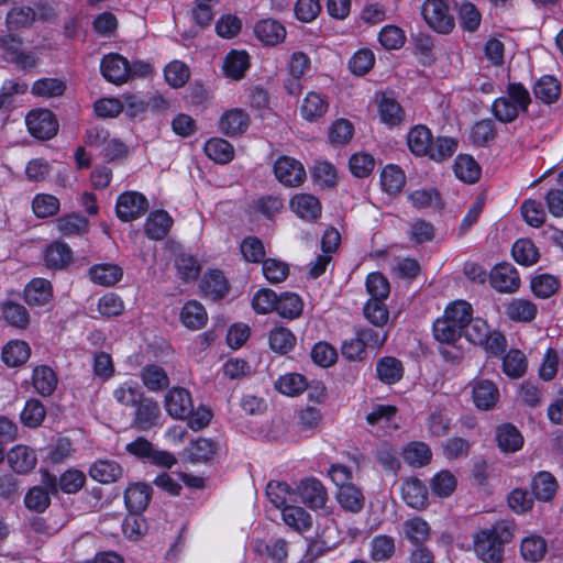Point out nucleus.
<instances>
[{
    "mask_svg": "<svg viewBox=\"0 0 563 563\" xmlns=\"http://www.w3.org/2000/svg\"><path fill=\"white\" fill-rule=\"evenodd\" d=\"M512 538V526L507 521H498L473 536V549L483 562L499 563L504 555V544L510 542Z\"/></svg>",
    "mask_w": 563,
    "mask_h": 563,
    "instance_id": "nucleus-1",
    "label": "nucleus"
},
{
    "mask_svg": "<svg viewBox=\"0 0 563 563\" xmlns=\"http://www.w3.org/2000/svg\"><path fill=\"white\" fill-rule=\"evenodd\" d=\"M532 102L529 90L521 82H508L503 95L492 103V113L501 123H511L527 113Z\"/></svg>",
    "mask_w": 563,
    "mask_h": 563,
    "instance_id": "nucleus-2",
    "label": "nucleus"
},
{
    "mask_svg": "<svg viewBox=\"0 0 563 563\" xmlns=\"http://www.w3.org/2000/svg\"><path fill=\"white\" fill-rule=\"evenodd\" d=\"M463 332L468 342L481 346L489 356H499L507 347V339L504 333L492 329L482 318H473Z\"/></svg>",
    "mask_w": 563,
    "mask_h": 563,
    "instance_id": "nucleus-3",
    "label": "nucleus"
},
{
    "mask_svg": "<svg viewBox=\"0 0 563 563\" xmlns=\"http://www.w3.org/2000/svg\"><path fill=\"white\" fill-rule=\"evenodd\" d=\"M421 13L427 24L438 33L448 34L454 27V18L444 0H426Z\"/></svg>",
    "mask_w": 563,
    "mask_h": 563,
    "instance_id": "nucleus-4",
    "label": "nucleus"
},
{
    "mask_svg": "<svg viewBox=\"0 0 563 563\" xmlns=\"http://www.w3.org/2000/svg\"><path fill=\"white\" fill-rule=\"evenodd\" d=\"M148 209L147 198L139 191L122 192L115 203V214L123 222L143 217Z\"/></svg>",
    "mask_w": 563,
    "mask_h": 563,
    "instance_id": "nucleus-5",
    "label": "nucleus"
},
{
    "mask_svg": "<svg viewBox=\"0 0 563 563\" xmlns=\"http://www.w3.org/2000/svg\"><path fill=\"white\" fill-rule=\"evenodd\" d=\"M29 132L37 139L48 140L53 137L58 130V123L54 114L47 109H35L27 113L25 118Z\"/></svg>",
    "mask_w": 563,
    "mask_h": 563,
    "instance_id": "nucleus-6",
    "label": "nucleus"
},
{
    "mask_svg": "<svg viewBox=\"0 0 563 563\" xmlns=\"http://www.w3.org/2000/svg\"><path fill=\"white\" fill-rule=\"evenodd\" d=\"M274 175L287 187H298L306 179L303 165L289 156H280L274 164Z\"/></svg>",
    "mask_w": 563,
    "mask_h": 563,
    "instance_id": "nucleus-7",
    "label": "nucleus"
},
{
    "mask_svg": "<svg viewBox=\"0 0 563 563\" xmlns=\"http://www.w3.org/2000/svg\"><path fill=\"white\" fill-rule=\"evenodd\" d=\"M472 400L477 409H493L500 397L498 386L495 382L486 378H475L470 384Z\"/></svg>",
    "mask_w": 563,
    "mask_h": 563,
    "instance_id": "nucleus-8",
    "label": "nucleus"
},
{
    "mask_svg": "<svg viewBox=\"0 0 563 563\" xmlns=\"http://www.w3.org/2000/svg\"><path fill=\"white\" fill-rule=\"evenodd\" d=\"M167 413L179 420H185L192 410L190 393L185 388L175 387L168 390L164 400Z\"/></svg>",
    "mask_w": 563,
    "mask_h": 563,
    "instance_id": "nucleus-9",
    "label": "nucleus"
},
{
    "mask_svg": "<svg viewBox=\"0 0 563 563\" xmlns=\"http://www.w3.org/2000/svg\"><path fill=\"white\" fill-rule=\"evenodd\" d=\"M102 76L114 85H121L130 78V64L123 56L111 53L106 55L100 64Z\"/></svg>",
    "mask_w": 563,
    "mask_h": 563,
    "instance_id": "nucleus-10",
    "label": "nucleus"
},
{
    "mask_svg": "<svg viewBox=\"0 0 563 563\" xmlns=\"http://www.w3.org/2000/svg\"><path fill=\"white\" fill-rule=\"evenodd\" d=\"M489 282L499 292H515L520 286V277L517 269L508 263L496 265L490 274Z\"/></svg>",
    "mask_w": 563,
    "mask_h": 563,
    "instance_id": "nucleus-11",
    "label": "nucleus"
},
{
    "mask_svg": "<svg viewBox=\"0 0 563 563\" xmlns=\"http://www.w3.org/2000/svg\"><path fill=\"white\" fill-rule=\"evenodd\" d=\"M290 210L300 219L313 221L321 216L322 207L319 199L307 192L296 194L289 200Z\"/></svg>",
    "mask_w": 563,
    "mask_h": 563,
    "instance_id": "nucleus-12",
    "label": "nucleus"
},
{
    "mask_svg": "<svg viewBox=\"0 0 563 563\" xmlns=\"http://www.w3.org/2000/svg\"><path fill=\"white\" fill-rule=\"evenodd\" d=\"M505 316L517 323L532 322L538 314L537 305L528 298H511L504 305Z\"/></svg>",
    "mask_w": 563,
    "mask_h": 563,
    "instance_id": "nucleus-13",
    "label": "nucleus"
},
{
    "mask_svg": "<svg viewBox=\"0 0 563 563\" xmlns=\"http://www.w3.org/2000/svg\"><path fill=\"white\" fill-rule=\"evenodd\" d=\"M250 125L249 114L239 108L223 112L219 120V130L227 136H238L246 132Z\"/></svg>",
    "mask_w": 563,
    "mask_h": 563,
    "instance_id": "nucleus-14",
    "label": "nucleus"
},
{
    "mask_svg": "<svg viewBox=\"0 0 563 563\" xmlns=\"http://www.w3.org/2000/svg\"><path fill=\"white\" fill-rule=\"evenodd\" d=\"M7 461L15 473L25 474L36 466L37 457L33 449L16 444L7 453Z\"/></svg>",
    "mask_w": 563,
    "mask_h": 563,
    "instance_id": "nucleus-15",
    "label": "nucleus"
},
{
    "mask_svg": "<svg viewBox=\"0 0 563 563\" xmlns=\"http://www.w3.org/2000/svg\"><path fill=\"white\" fill-rule=\"evenodd\" d=\"M401 497L404 501L411 508L421 510L428 505V490L423 483L416 478L410 477L404 481L401 487Z\"/></svg>",
    "mask_w": 563,
    "mask_h": 563,
    "instance_id": "nucleus-16",
    "label": "nucleus"
},
{
    "mask_svg": "<svg viewBox=\"0 0 563 563\" xmlns=\"http://www.w3.org/2000/svg\"><path fill=\"white\" fill-rule=\"evenodd\" d=\"M159 418L161 409L155 400L144 398L137 404L134 424L139 430L146 431L157 426Z\"/></svg>",
    "mask_w": 563,
    "mask_h": 563,
    "instance_id": "nucleus-17",
    "label": "nucleus"
},
{
    "mask_svg": "<svg viewBox=\"0 0 563 563\" xmlns=\"http://www.w3.org/2000/svg\"><path fill=\"white\" fill-rule=\"evenodd\" d=\"M24 299L30 306H45L53 299V287L47 279L33 278L24 288Z\"/></svg>",
    "mask_w": 563,
    "mask_h": 563,
    "instance_id": "nucleus-18",
    "label": "nucleus"
},
{
    "mask_svg": "<svg viewBox=\"0 0 563 563\" xmlns=\"http://www.w3.org/2000/svg\"><path fill=\"white\" fill-rule=\"evenodd\" d=\"M302 501L312 509H320L325 506L328 494L322 483L316 478L302 481L299 486Z\"/></svg>",
    "mask_w": 563,
    "mask_h": 563,
    "instance_id": "nucleus-19",
    "label": "nucleus"
},
{
    "mask_svg": "<svg viewBox=\"0 0 563 563\" xmlns=\"http://www.w3.org/2000/svg\"><path fill=\"white\" fill-rule=\"evenodd\" d=\"M173 225L172 217L164 210H156L148 214L144 223V232L151 240H163Z\"/></svg>",
    "mask_w": 563,
    "mask_h": 563,
    "instance_id": "nucleus-20",
    "label": "nucleus"
},
{
    "mask_svg": "<svg viewBox=\"0 0 563 563\" xmlns=\"http://www.w3.org/2000/svg\"><path fill=\"white\" fill-rule=\"evenodd\" d=\"M328 109V98L320 92L310 91L301 102L300 114L305 120L313 122L322 118Z\"/></svg>",
    "mask_w": 563,
    "mask_h": 563,
    "instance_id": "nucleus-21",
    "label": "nucleus"
},
{
    "mask_svg": "<svg viewBox=\"0 0 563 563\" xmlns=\"http://www.w3.org/2000/svg\"><path fill=\"white\" fill-rule=\"evenodd\" d=\"M88 139L92 145L102 144V154L109 161L122 158L126 154V146L115 139L108 140V133L104 130L96 129V135H93V131H90Z\"/></svg>",
    "mask_w": 563,
    "mask_h": 563,
    "instance_id": "nucleus-22",
    "label": "nucleus"
},
{
    "mask_svg": "<svg viewBox=\"0 0 563 563\" xmlns=\"http://www.w3.org/2000/svg\"><path fill=\"white\" fill-rule=\"evenodd\" d=\"M152 488L142 483L128 486L124 492V501L131 512L139 514L146 509L151 500Z\"/></svg>",
    "mask_w": 563,
    "mask_h": 563,
    "instance_id": "nucleus-23",
    "label": "nucleus"
},
{
    "mask_svg": "<svg viewBox=\"0 0 563 563\" xmlns=\"http://www.w3.org/2000/svg\"><path fill=\"white\" fill-rule=\"evenodd\" d=\"M90 477L102 484L114 483L123 475V470L113 460H98L89 468Z\"/></svg>",
    "mask_w": 563,
    "mask_h": 563,
    "instance_id": "nucleus-24",
    "label": "nucleus"
},
{
    "mask_svg": "<svg viewBox=\"0 0 563 563\" xmlns=\"http://www.w3.org/2000/svg\"><path fill=\"white\" fill-rule=\"evenodd\" d=\"M558 482L555 477L547 471L538 472L531 482V489L534 497L540 501H550L558 492Z\"/></svg>",
    "mask_w": 563,
    "mask_h": 563,
    "instance_id": "nucleus-25",
    "label": "nucleus"
},
{
    "mask_svg": "<svg viewBox=\"0 0 563 563\" xmlns=\"http://www.w3.org/2000/svg\"><path fill=\"white\" fill-rule=\"evenodd\" d=\"M180 321L189 330H199L207 324L208 313L199 301L189 300L181 308Z\"/></svg>",
    "mask_w": 563,
    "mask_h": 563,
    "instance_id": "nucleus-26",
    "label": "nucleus"
},
{
    "mask_svg": "<svg viewBox=\"0 0 563 563\" xmlns=\"http://www.w3.org/2000/svg\"><path fill=\"white\" fill-rule=\"evenodd\" d=\"M432 133L424 125H416L407 134V145L416 156H427L432 142Z\"/></svg>",
    "mask_w": 563,
    "mask_h": 563,
    "instance_id": "nucleus-27",
    "label": "nucleus"
},
{
    "mask_svg": "<svg viewBox=\"0 0 563 563\" xmlns=\"http://www.w3.org/2000/svg\"><path fill=\"white\" fill-rule=\"evenodd\" d=\"M266 496L274 507L282 511L296 501V493L288 484L282 482H269L266 487Z\"/></svg>",
    "mask_w": 563,
    "mask_h": 563,
    "instance_id": "nucleus-28",
    "label": "nucleus"
},
{
    "mask_svg": "<svg viewBox=\"0 0 563 563\" xmlns=\"http://www.w3.org/2000/svg\"><path fill=\"white\" fill-rule=\"evenodd\" d=\"M406 184L404 170L394 164L385 166L380 173L382 189L389 196L398 195Z\"/></svg>",
    "mask_w": 563,
    "mask_h": 563,
    "instance_id": "nucleus-29",
    "label": "nucleus"
},
{
    "mask_svg": "<svg viewBox=\"0 0 563 563\" xmlns=\"http://www.w3.org/2000/svg\"><path fill=\"white\" fill-rule=\"evenodd\" d=\"M255 34L261 42L267 45H276L284 41L286 29L278 21L266 19L256 24Z\"/></svg>",
    "mask_w": 563,
    "mask_h": 563,
    "instance_id": "nucleus-30",
    "label": "nucleus"
},
{
    "mask_svg": "<svg viewBox=\"0 0 563 563\" xmlns=\"http://www.w3.org/2000/svg\"><path fill=\"white\" fill-rule=\"evenodd\" d=\"M501 368L506 376L511 379L522 377L528 368L526 355L518 349L509 350L501 358Z\"/></svg>",
    "mask_w": 563,
    "mask_h": 563,
    "instance_id": "nucleus-31",
    "label": "nucleus"
},
{
    "mask_svg": "<svg viewBox=\"0 0 563 563\" xmlns=\"http://www.w3.org/2000/svg\"><path fill=\"white\" fill-rule=\"evenodd\" d=\"M533 93L541 102L552 104L561 96V85L553 76H542L533 85Z\"/></svg>",
    "mask_w": 563,
    "mask_h": 563,
    "instance_id": "nucleus-32",
    "label": "nucleus"
},
{
    "mask_svg": "<svg viewBox=\"0 0 563 563\" xmlns=\"http://www.w3.org/2000/svg\"><path fill=\"white\" fill-rule=\"evenodd\" d=\"M250 67L249 54L245 51H231L223 60L227 77L239 80Z\"/></svg>",
    "mask_w": 563,
    "mask_h": 563,
    "instance_id": "nucleus-33",
    "label": "nucleus"
},
{
    "mask_svg": "<svg viewBox=\"0 0 563 563\" xmlns=\"http://www.w3.org/2000/svg\"><path fill=\"white\" fill-rule=\"evenodd\" d=\"M200 289L206 297L218 300L228 292V283L222 272L211 271L202 278Z\"/></svg>",
    "mask_w": 563,
    "mask_h": 563,
    "instance_id": "nucleus-34",
    "label": "nucleus"
},
{
    "mask_svg": "<svg viewBox=\"0 0 563 563\" xmlns=\"http://www.w3.org/2000/svg\"><path fill=\"white\" fill-rule=\"evenodd\" d=\"M498 448L505 453H512L522 448L523 438L512 424H501L496 430Z\"/></svg>",
    "mask_w": 563,
    "mask_h": 563,
    "instance_id": "nucleus-35",
    "label": "nucleus"
},
{
    "mask_svg": "<svg viewBox=\"0 0 563 563\" xmlns=\"http://www.w3.org/2000/svg\"><path fill=\"white\" fill-rule=\"evenodd\" d=\"M379 119L383 123L394 126L404 118L400 104L389 95L383 93L377 102Z\"/></svg>",
    "mask_w": 563,
    "mask_h": 563,
    "instance_id": "nucleus-36",
    "label": "nucleus"
},
{
    "mask_svg": "<svg viewBox=\"0 0 563 563\" xmlns=\"http://www.w3.org/2000/svg\"><path fill=\"white\" fill-rule=\"evenodd\" d=\"M73 261V251L64 242H54L45 251V264L49 268L63 269Z\"/></svg>",
    "mask_w": 563,
    "mask_h": 563,
    "instance_id": "nucleus-37",
    "label": "nucleus"
},
{
    "mask_svg": "<svg viewBox=\"0 0 563 563\" xmlns=\"http://www.w3.org/2000/svg\"><path fill=\"white\" fill-rule=\"evenodd\" d=\"M376 373L379 380L387 385H394L402 378L404 366L396 357L386 356L377 362Z\"/></svg>",
    "mask_w": 563,
    "mask_h": 563,
    "instance_id": "nucleus-38",
    "label": "nucleus"
},
{
    "mask_svg": "<svg viewBox=\"0 0 563 563\" xmlns=\"http://www.w3.org/2000/svg\"><path fill=\"white\" fill-rule=\"evenodd\" d=\"M143 385L151 391H159L168 387L169 378L165 369L156 364L144 366L140 371Z\"/></svg>",
    "mask_w": 563,
    "mask_h": 563,
    "instance_id": "nucleus-39",
    "label": "nucleus"
},
{
    "mask_svg": "<svg viewBox=\"0 0 563 563\" xmlns=\"http://www.w3.org/2000/svg\"><path fill=\"white\" fill-rule=\"evenodd\" d=\"M303 310L302 299L295 292H283L277 296L276 312L285 319L294 320L300 317Z\"/></svg>",
    "mask_w": 563,
    "mask_h": 563,
    "instance_id": "nucleus-40",
    "label": "nucleus"
},
{
    "mask_svg": "<svg viewBox=\"0 0 563 563\" xmlns=\"http://www.w3.org/2000/svg\"><path fill=\"white\" fill-rule=\"evenodd\" d=\"M112 395L119 405L125 407L136 406L143 399V391L140 385L132 379L121 383L114 388Z\"/></svg>",
    "mask_w": 563,
    "mask_h": 563,
    "instance_id": "nucleus-41",
    "label": "nucleus"
},
{
    "mask_svg": "<svg viewBox=\"0 0 563 563\" xmlns=\"http://www.w3.org/2000/svg\"><path fill=\"white\" fill-rule=\"evenodd\" d=\"M122 268L115 264H98L90 268V279L101 286H112L122 278Z\"/></svg>",
    "mask_w": 563,
    "mask_h": 563,
    "instance_id": "nucleus-42",
    "label": "nucleus"
},
{
    "mask_svg": "<svg viewBox=\"0 0 563 563\" xmlns=\"http://www.w3.org/2000/svg\"><path fill=\"white\" fill-rule=\"evenodd\" d=\"M453 170L455 176L467 184H474L479 179L481 167L470 155H459L455 158Z\"/></svg>",
    "mask_w": 563,
    "mask_h": 563,
    "instance_id": "nucleus-43",
    "label": "nucleus"
},
{
    "mask_svg": "<svg viewBox=\"0 0 563 563\" xmlns=\"http://www.w3.org/2000/svg\"><path fill=\"white\" fill-rule=\"evenodd\" d=\"M207 156L218 164H227L234 157L233 146L221 137H212L205 144Z\"/></svg>",
    "mask_w": 563,
    "mask_h": 563,
    "instance_id": "nucleus-44",
    "label": "nucleus"
},
{
    "mask_svg": "<svg viewBox=\"0 0 563 563\" xmlns=\"http://www.w3.org/2000/svg\"><path fill=\"white\" fill-rule=\"evenodd\" d=\"M31 354L29 344L24 341L13 340L4 345L2 350L3 362L11 367L24 364Z\"/></svg>",
    "mask_w": 563,
    "mask_h": 563,
    "instance_id": "nucleus-45",
    "label": "nucleus"
},
{
    "mask_svg": "<svg viewBox=\"0 0 563 563\" xmlns=\"http://www.w3.org/2000/svg\"><path fill=\"white\" fill-rule=\"evenodd\" d=\"M275 388L283 395L296 397L307 388V379L298 373H287L275 382Z\"/></svg>",
    "mask_w": 563,
    "mask_h": 563,
    "instance_id": "nucleus-46",
    "label": "nucleus"
},
{
    "mask_svg": "<svg viewBox=\"0 0 563 563\" xmlns=\"http://www.w3.org/2000/svg\"><path fill=\"white\" fill-rule=\"evenodd\" d=\"M336 499L342 508L351 512L361 511L365 501L363 493L354 484L338 489Z\"/></svg>",
    "mask_w": 563,
    "mask_h": 563,
    "instance_id": "nucleus-47",
    "label": "nucleus"
},
{
    "mask_svg": "<svg viewBox=\"0 0 563 563\" xmlns=\"http://www.w3.org/2000/svg\"><path fill=\"white\" fill-rule=\"evenodd\" d=\"M66 90V84L59 78H40L31 87V92L40 98H55L62 96Z\"/></svg>",
    "mask_w": 563,
    "mask_h": 563,
    "instance_id": "nucleus-48",
    "label": "nucleus"
},
{
    "mask_svg": "<svg viewBox=\"0 0 563 563\" xmlns=\"http://www.w3.org/2000/svg\"><path fill=\"white\" fill-rule=\"evenodd\" d=\"M284 522L296 531H307L312 526L311 516L301 507L288 506L282 511Z\"/></svg>",
    "mask_w": 563,
    "mask_h": 563,
    "instance_id": "nucleus-49",
    "label": "nucleus"
},
{
    "mask_svg": "<svg viewBox=\"0 0 563 563\" xmlns=\"http://www.w3.org/2000/svg\"><path fill=\"white\" fill-rule=\"evenodd\" d=\"M521 555L526 561L538 562L547 553V542L538 534H530L521 541Z\"/></svg>",
    "mask_w": 563,
    "mask_h": 563,
    "instance_id": "nucleus-50",
    "label": "nucleus"
},
{
    "mask_svg": "<svg viewBox=\"0 0 563 563\" xmlns=\"http://www.w3.org/2000/svg\"><path fill=\"white\" fill-rule=\"evenodd\" d=\"M33 386L42 396H49L57 386V377L48 366H38L33 372Z\"/></svg>",
    "mask_w": 563,
    "mask_h": 563,
    "instance_id": "nucleus-51",
    "label": "nucleus"
},
{
    "mask_svg": "<svg viewBox=\"0 0 563 563\" xmlns=\"http://www.w3.org/2000/svg\"><path fill=\"white\" fill-rule=\"evenodd\" d=\"M269 346L278 354H287L296 344V336L294 333L284 327L274 328L269 332Z\"/></svg>",
    "mask_w": 563,
    "mask_h": 563,
    "instance_id": "nucleus-52",
    "label": "nucleus"
},
{
    "mask_svg": "<svg viewBox=\"0 0 563 563\" xmlns=\"http://www.w3.org/2000/svg\"><path fill=\"white\" fill-rule=\"evenodd\" d=\"M512 256L517 263L531 266L538 262L540 254L531 240L520 239L512 245Z\"/></svg>",
    "mask_w": 563,
    "mask_h": 563,
    "instance_id": "nucleus-53",
    "label": "nucleus"
},
{
    "mask_svg": "<svg viewBox=\"0 0 563 563\" xmlns=\"http://www.w3.org/2000/svg\"><path fill=\"white\" fill-rule=\"evenodd\" d=\"M432 453L429 446L422 442H411L404 448L402 457L405 462L415 467L428 464Z\"/></svg>",
    "mask_w": 563,
    "mask_h": 563,
    "instance_id": "nucleus-54",
    "label": "nucleus"
},
{
    "mask_svg": "<svg viewBox=\"0 0 563 563\" xmlns=\"http://www.w3.org/2000/svg\"><path fill=\"white\" fill-rule=\"evenodd\" d=\"M408 199L417 209H440L442 207L440 194L434 188H421L413 190L409 194Z\"/></svg>",
    "mask_w": 563,
    "mask_h": 563,
    "instance_id": "nucleus-55",
    "label": "nucleus"
},
{
    "mask_svg": "<svg viewBox=\"0 0 563 563\" xmlns=\"http://www.w3.org/2000/svg\"><path fill=\"white\" fill-rule=\"evenodd\" d=\"M461 333L462 329L457 327V323H454L444 314L433 323L434 338L441 343H454L461 336Z\"/></svg>",
    "mask_w": 563,
    "mask_h": 563,
    "instance_id": "nucleus-56",
    "label": "nucleus"
},
{
    "mask_svg": "<svg viewBox=\"0 0 563 563\" xmlns=\"http://www.w3.org/2000/svg\"><path fill=\"white\" fill-rule=\"evenodd\" d=\"M2 317L10 325L25 329L30 323V314L21 303L8 301L2 305Z\"/></svg>",
    "mask_w": 563,
    "mask_h": 563,
    "instance_id": "nucleus-57",
    "label": "nucleus"
},
{
    "mask_svg": "<svg viewBox=\"0 0 563 563\" xmlns=\"http://www.w3.org/2000/svg\"><path fill=\"white\" fill-rule=\"evenodd\" d=\"M457 150V142L453 137L439 136L432 139L428 157L435 162H443L450 158Z\"/></svg>",
    "mask_w": 563,
    "mask_h": 563,
    "instance_id": "nucleus-58",
    "label": "nucleus"
},
{
    "mask_svg": "<svg viewBox=\"0 0 563 563\" xmlns=\"http://www.w3.org/2000/svg\"><path fill=\"white\" fill-rule=\"evenodd\" d=\"M560 287L559 279L550 274H541L531 278L530 288L532 292L542 299L553 296Z\"/></svg>",
    "mask_w": 563,
    "mask_h": 563,
    "instance_id": "nucleus-59",
    "label": "nucleus"
},
{
    "mask_svg": "<svg viewBox=\"0 0 563 563\" xmlns=\"http://www.w3.org/2000/svg\"><path fill=\"white\" fill-rule=\"evenodd\" d=\"M457 485V479L450 471L443 470L437 473L431 479V490L441 498L451 496Z\"/></svg>",
    "mask_w": 563,
    "mask_h": 563,
    "instance_id": "nucleus-60",
    "label": "nucleus"
},
{
    "mask_svg": "<svg viewBox=\"0 0 563 563\" xmlns=\"http://www.w3.org/2000/svg\"><path fill=\"white\" fill-rule=\"evenodd\" d=\"M402 531L412 543H422L429 538L430 527L422 518L413 517L404 522Z\"/></svg>",
    "mask_w": 563,
    "mask_h": 563,
    "instance_id": "nucleus-61",
    "label": "nucleus"
},
{
    "mask_svg": "<svg viewBox=\"0 0 563 563\" xmlns=\"http://www.w3.org/2000/svg\"><path fill=\"white\" fill-rule=\"evenodd\" d=\"M60 208L57 197L49 194H37L32 201V209L37 218L55 216Z\"/></svg>",
    "mask_w": 563,
    "mask_h": 563,
    "instance_id": "nucleus-62",
    "label": "nucleus"
},
{
    "mask_svg": "<svg viewBox=\"0 0 563 563\" xmlns=\"http://www.w3.org/2000/svg\"><path fill=\"white\" fill-rule=\"evenodd\" d=\"M186 452L191 462H206L216 453V444L209 439L199 438L188 445Z\"/></svg>",
    "mask_w": 563,
    "mask_h": 563,
    "instance_id": "nucleus-63",
    "label": "nucleus"
},
{
    "mask_svg": "<svg viewBox=\"0 0 563 563\" xmlns=\"http://www.w3.org/2000/svg\"><path fill=\"white\" fill-rule=\"evenodd\" d=\"M46 417L43 404L37 399H29L21 412V421L29 428H36L42 424Z\"/></svg>",
    "mask_w": 563,
    "mask_h": 563,
    "instance_id": "nucleus-64",
    "label": "nucleus"
}]
</instances>
